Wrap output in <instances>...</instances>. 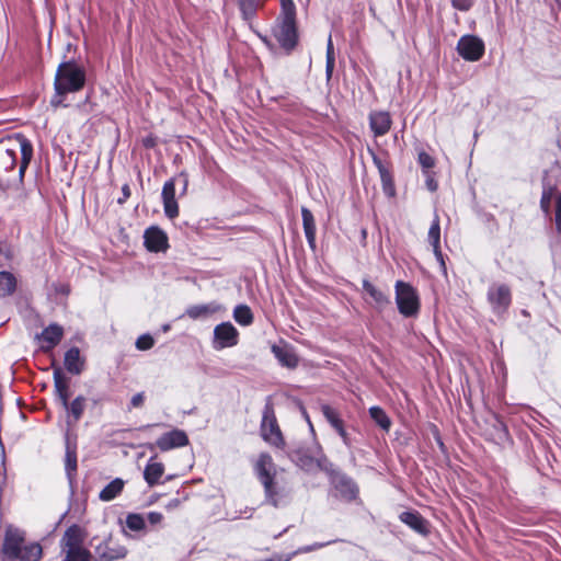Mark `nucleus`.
Returning <instances> with one entry per match:
<instances>
[{
  "instance_id": "nucleus-36",
  "label": "nucleus",
  "mask_w": 561,
  "mask_h": 561,
  "mask_svg": "<svg viewBox=\"0 0 561 561\" xmlns=\"http://www.w3.org/2000/svg\"><path fill=\"white\" fill-rule=\"evenodd\" d=\"M238 5L241 12L242 18L245 21H251L257 11L260 5L259 0H238Z\"/></svg>"
},
{
  "instance_id": "nucleus-17",
  "label": "nucleus",
  "mask_w": 561,
  "mask_h": 561,
  "mask_svg": "<svg viewBox=\"0 0 561 561\" xmlns=\"http://www.w3.org/2000/svg\"><path fill=\"white\" fill-rule=\"evenodd\" d=\"M96 561H115L127 554V549L122 545H112L110 540L100 542L94 548Z\"/></svg>"
},
{
  "instance_id": "nucleus-57",
  "label": "nucleus",
  "mask_w": 561,
  "mask_h": 561,
  "mask_svg": "<svg viewBox=\"0 0 561 561\" xmlns=\"http://www.w3.org/2000/svg\"><path fill=\"white\" fill-rule=\"evenodd\" d=\"M437 182L428 176L427 180H426V187L431 191V192H435L437 190Z\"/></svg>"
},
{
  "instance_id": "nucleus-24",
  "label": "nucleus",
  "mask_w": 561,
  "mask_h": 561,
  "mask_svg": "<svg viewBox=\"0 0 561 561\" xmlns=\"http://www.w3.org/2000/svg\"><path fill=\"white\" fill-rule=\"evenodd\" d=\"M65 368L72 375H80L84 367V359L80 355V350L77 346L70 347L65 353L64 358Z\"/></svg>"
},
{
  "instance_id": "nucleus-44",
  "label": "nucleus",
  "mask_w": 561,
  "mask_h": 561,
  "mask_svg": "<svg viewBox=\"0 0 561 561\" xmlns=\"http://www.w3.org/2000/svg\"><path fill=\"white\" fill-rule=\"evenodd\" d=\"M0 255L12 261L15 257V248L7 241H0Z\"/></svg>"
},
{
  "instance_id": "nucleus-56",
  "label": "nucleus",
  "mask_w": 561,
  "mask_h": 561,
  "mask_svg": "<svg viewBox=\"0 0 561 561\" xmlns=\"http://www.w3.org/2000/svg\"><path fill=\"white\" fill-rule=\"evenodd\" d=\"M325 57H335L334 56V48H333V43H332L331 35L328 38L327 55H325Z\"/></svg>"
},
{
  "instance_id": "nucleus-35",
  "label": "nucleus",
  "mask_w": 561,
  "mask_h": 561,
  "mask_svg": "<svg viewBox=\"0 0 561 561\" xmlns=\"http://www.w3.org/2000/svg\"><path fill=\"white\" fill-rule=\"evenodd\" d=\"M233 319L240 325L248 327L253 323L254 317L251 308L241 304L233 309Z\"/></svg>"
},
{
  "instance_id": "nucleus-30",
  "label": "nucleus",
  "mask_w": 561,
  "mask_h": 561,
  "mask_svg": "<svg viewBox=\"0 0 561 561\" xmlns=\"http://www.w3.org/2000/svg\"><path fill=\"white\" fill-rule=\"evenodd\" d=\"M302 226L306 239L311 248H314L316 243V224L312 213L306 208H301Z\"/></svg>"
},
{
  "instance_id": "nucleus-27",
  "label": "nucleus",
  "mask_w": 561,
  "mask_h": 561,
  "mask_svg": "<svg viewBox=\"0 0 561 561\" xmlns=\"http://www.w3.org/2000/svg\"><path fill=\"white\" fill-rule=\"evenodd\" d=\"M87 399L83 396L76 397L71 402H68V405H65L64 409L68 413L69 425L76 424L83 415L85 410Z\"/></svg>"
},
{
  "instance_id": "nucleus-31",
  "label": "nucleus",
  "mask_w": 561,
  "mask_h": 561,
  "mask_svg": "<svg viewBox=\"0 0 561 561\" xmlns=\"http://www.w3.org/2000/svg\"><path fill=\"white\" fill-rule=\"evenodd\" d=\"M363 289L370 296L379 308H383L390 304V298L382 290L378 289L368 279H363Z\"/></svg>"
},
{
  "instance_id": "nucleus-32",
  "label": "nucleus",
  "mask_w": 561,
  "mask_h": 561,
  "mask_svg": "<svg viewBox=\"0 0 561 561\" xmlns=\"http://www.w3.org/2000/svg\"><path fill=\"white\" fill-rule=\"evenodd\" d=\"M65 471L71 484L77 472V451L75 447L70 446L69 442L66 444Z\"/></svg>"
},
{
  "instance_id": "nucleus-14",
  "label": "nucleus",
  "mask_w": 561,
  "mask_h": 561,
  "mask_svg": "<svg viewBox=\"0 0 561 561\" xmlns=\"http://www.w3.org/2000/svg\"><path fill=\"white\" fill-rule=\"evenodd\" d=\"M16 151L0 147V190H7L12 183L7 173L12 171L16 164Z\"/></svg>"
},
{
  "instance_id": "nucleus-55",
  "label": "nucleus",
  "mask_w": 561,
  "mask_h": 561,
  "mask_svg": "<svg viewBox=\"0 0 561 561\" xmlns=\"http://www.w3.org/2000/svg\"><path fill=\"white\" fill-rule=\"evenodd\" d=\"M130 196V187L128 184H124L122 187V196L117 199L118 204H124Z\"/></svg>"
},
{
  "instance_id": "nucleus-6",
  "label": "nucleus",
  "mask_w": 561,
  "mask_h": 561,
  "mask_svg": "<svg viewBox=\"0 0 561 561\" xmlns=\"http://www.w3.org/2000/svg\"><path fill=\"white\" fill-rule=\"evenodd\" d=\"M261 436L272 446L277 448H283L285 446V442L271 403H266L263 410Z\"/></svg>"
},
{
  "instance_id": "nucleus-41",
  "label": "nucleus",
  "mask_w": 561,
  "mask_h": 561,
  "mask_svg": "<svg viewBox=\"0 0 561 561\" xmlns=\"http://www.w3.org/2000/svg\"><path fill=\"white\" fill-rule=\"evenodd\" d=\"M280 1V19L282 20H296V5L293 0H279Z\"/></svg>"
},
{
  "instance_id": "nucleus-47",
  "label": "nucleus",
  "mask_w": 561,
  "mask_h": 561,
  "mask_svg": "<svg viewBox=\"0 0 561 561\" xmlns=\"http://www.w3.org/2000/svg\"><path fill=\"white\" fill-rule=\"evenodd\" d=\"M450 1H451V5L455 9L462 11V12L469 11L474 3V0H450Z\"/></svg>"
},
{
  "instance_id": "nucleus-62",
  "label": "nucleus",
  "mask_w": 561,
  "mask_h": 561,
  "mask_svg": "<svg viewBox=\"0 0 561 561\" xmlns=\"http://www.w3.org/2000/svg\"><path fill=\"white\" fill-rule=\"evenodd\" d=\"M306 420L308 421L309 425L312 427L309 416L307 414H306Z\"/></svg>"
},
{
  "instance_id": "nucleus-37",
  "label": "nucleus",
  "mask_w": 561,
  "mask_h": 561,
  "mask_svg": "<svg viewBox=\"0 0 561 561\" xmlns=\"http://www.w3.org/2000/svg\"><path fill=\"white\" fill-rule=\"evenodd\" d=\"M321 412L325 420L329 422V424L334 428L337 430L340 426H342L344 423L341 420L337 411L333 408H331L329 404H322L321 405Z\"/></svg>"
},
{
  "instance_id": "nucleus-22",
  "label": "nucleus",
  "mask_w": 561,
  "mask_h": 561,
  "mask_svg": "<svg viewBox=\"0 0 561 561\" xmlns=\"http://www.w3.org/2000/svg\"><path fill=\"white\" fill-rule=\"evenodd\" d=\"M369 126L376 137L386 135L391 127L389 113L382 111L370 113Z\"/></svg>"
},
{
  "instance_id": "nucleus-8",
  "label": "nucleus",
  "mask_w": 561,
  "mask_h": 561,
  "mask_svg": "<svg viewBox=\"0 0 561 561\" xmlns=\"http://www.w3.org/2000/svg\"><path fill=\"white\" fill-rule=\"evenodd\" d=\"M484 43L474 35H463L457 43L458 54L468 61H477L484 54Z\"/></svg>"
},
{
  "instance_id": "nucleus-13",
  "label": "nucleus",
  "mask_w": 561,
  "mask_h": 561,
  "mask_svg": "<svg viewBox=\"0 0 561 561\" xmlns=\"http://www.w3.org/2000/svg\"><path fill=\"white\" fill-rule=\"evenodd\" d=\"M36 337L42 343L41 348L43 351H51L62 340L64 328L57 323H51L46 327L39 334H37Z\"/></svg>"
},
{
  "instance_id": "nucleus-15",
  "label": "nucleus",
  "mask_w": 561,
  "mask_h": 561,
  "mask_svg": "<svg viewBox=\"0 0 561 561\" xmlns=\"http://www.w3.org/2000/svg\"><path fill=\"white\" fill-rule=\"evenodd\" d=\"M161 197L165 216L170 219L178 217L179 205L175 199V179H170L163 184Z\"/></svg>"
},
{
  "instance_id": "nucleus-59",
  "label": "nucleus",
  "mask_w": 561,
  "mask_h": 561,
  "mask_svg": "<svg viewBox=\"0 0 561 561\" xmlns=\"http://www.w3.org/2000/svg\"><path fill=\"white\" fill-rule=\"evenodd\" d=\"M58 291L62 293V294H68L69 293V287L66 286V285H62V286H60V289Z\"/></svg>"
},
{
  "instance_id": "nucleus-33",
  "label": "nucleus",
  "mask_w": 561,
  "mask_h": 561,
  "mask_svg": "<svg viewBox=\"0 0 561 561\" xmlns=\"http://www.w3.org/2000/svg\"><path fill=\"white\" fill-rule=\"evenodd\" d=\"M368 412H369V416L371 417V420L381 430H383L385 432H389L392 422L381 407H378V405L370 407Z\"/></svg>"
},
{
  "instance_id": "nucleus-45",
  "label": "nucleus",
  "mask_w": 561,
  "mask_h": 561,
  "mask_svg": "<svg viewBox=\"0 0 561 561\" xmlns=\"http://www.w3.org/2000/svg\"><path fill=\"white\" fill-rule=\"evenodd\" d=\"M495 430H496V435H497V443L504 444L510 440L507 427L503 422L497 421V423L495 425Z\"/></svg>"
},
{
  "instance_id": "nucleus-54",
  "label": "nucleus",
  "mask_w": 561,
  "mask_h": 561,
  "mask_svg": "<svg viewBox=\"0 0 561 561\" xmlns=\"http://www.w3.org/2000/svg\"><path fill=\"white\" fill-rule=\"evenodd\" d=\"M147 519L150 525H158L163 520V515L159 512H149L147 515Z\"/></svg>"
},
{
  "instance_id": "nucleus-29",
  "label": "nucleus",
  "mask_w": 561,
  "mask_h": 561,
  "mask_svg": "<svg viewBox=\"0 0 561 561\" xmlns=\"http://www.w3.org/2000/svg\"><path fill=\"white\" fill-rule=\"evenodd\" d=\"M124 486L125 481L121 478H115L100 491L99 499L103 502L113 501L122 493Z\"/></svg>"
},
{
  "instance_id": "nucleus-48",
  "label": "nucleus",
  "mask_w": 561,
  "mask_h": 561,
  "mask_svg": "<svg viewBox=\"0 0 561 561\" xmlns=\"http://www.w3.org/2000/svg\"><path fill=\"white\" fill-rule=\"evenodd\" d=\"M144 402H145V393L138 392L135 396H133L130 403L128 405V410L130 411L131 409L141 408L144 405Z\"/></svg>"
},
{
  "instance_id": "nucleus-51",
  "label": "nucleus",
  "mask_w": 561,
  "mask_h": 561,
  "mask_svg": "<svg viewBox=\"0 0 561 561\" xmlns=\"http://www.w3.org/2000/svg\"><path fill=\"white\" fill-rule=\"evenodd\" d=\"M556 227L561 232V194L556 199Z\"/></svg>"
},
{
  "instance_id": "nucleus-10",
  "label": "nucleus",
  "mask_w": 561,
  "mask_h": 561,
  "mask_svg": "<svg viewBox=\"0 0 561 561\" xmlns=\"http://www.w3.org/2000/svg\"><path fill=\"white\" fill-rule=\"evenodd\" d=\"M238 330L230 322H222L214 329L213 346L215 350H224L238 344Z\"/></svg>"
},
{
  "instance_id": "nucleus-34",
  "label": "nucleus",
  "mask_w": 561,
  "mask_h": 561,
  "mask_svg": "<svg viewBox=\"0 0 561 561\" xmlns=\"http://www.w3.org/2000/svg\"><path fill=\"white\" fill-rule=\"evenodd\" d=\"M16 289V278L11 272H0V297L11 296Z\"/></svg>"
},
{
  "instance_id": "nucleus-58",
  "label": "nucleus",
  "mask_w": 561,
  "mask_h": 561,
  "mask_svg": "<svg viewBox=\"0 0 561 561\" xmlns=\"http://www.w3.org/2000/svg\"><path fill=\"white\" fill-rule=\"evenodd\" d=\"M180 178H183V193H184L186 191V188H187L188 180H187L186 174H184V173H181Z\"/></svg>"
},
{
  "instance_id": "nucleus-7",
  "label": "nucleus",
  "mask_w": 561,
  "mask_h": 561,
  "mask_svg": "<svg viewBox=\"0 0 561 561\" xmlns=\"http://www.w3.org/2000/svg\"><path fill=\"white\" fill-rule=\"evenodd\" d=\"M488 302L496 314L504 313L512 302V293L508 285L503 283H493L489 286L486 293Z\"/></svg>"
},
{
  "instance_id": "nucleus-12",
  "label": "nucleus",
  "mask_w": 561,
  "mask_h": 561,
  "mask_svg": "<svg viewBox=\"0 0 561 561\" xmlns=\"http://www.w3.org/2000/svg\"><path fill=\"white\" fill-rule=\"evenodd\" d=\"M144 243L150 252H164L169 248L167 233L157 226H151L145 230Z\"/></svg>"
},
{
  "instance_id": "nucleus-16",
  "label": "nucleus",
  "mask_w": 561,
  "mask_h": 561,
  "mask_svg": "<svg viewBox=\"0 0 561 561\" xmlns=\"http://www.w3.org/2000/svg\"><path fill=\"white\" fill-rule=\"evenodd\" d=\"M428 242L433 247L434 255L439 264L440 271L444 275H446V263L444 260V255L440 250V224H439V217L437 213L434 215V219L431 224L430 230H428Z\"/></svg>"
},
{
  "instance_id": "nucleus-4",
  "label": "nucleus",
  "mask_w": 561,
  "mask_h": 561,
  "mask_svg": "<svg viewBox=\"0 0 561 561\" xmlns=\"http://www.w3.org/2000/svg\"><path fill=\"white\" fill-rule=\"evenodd\" d=\"M325 468L329 470L327 476L335 497L348 503L358 499L359 488L353 478L335 468L334 465Z\"/></svg>"
},
{
  "instance_id": "nucleus-43",
  "label": "nucleus",
  "mask_w": 561,
  "mask_h": 561,
  "mask_svg": "<svg viewBox=\"0 0 561 561\" xmlns=\"http://www.w3.org/2000/svg\"><path fill=\"white\" fill-rule=\"evenodd\" d=\"M154 345V340L150 334H142L136 340V347L139 351H148Z\"/></svg>"
},
{
  "instance_id": "nucleus-60",
  "label": "nucleus",
  "mask_w": 561,
  "mask_h": 561,
  "mask_svg": "<svg viewBox=\"0 0 561 561\" xmlns=\"http://www.w3.org/2000/svg\"><path fill=\"white\" fill-rule=\"evenodd\" d=\"M162 330H163L164 332H168V331L170 330V324H164V325L162 327Z\"/></svg>"
},
{
  "instance_id": "nucleus-19",
  "label": "nucleus",
  "mask_w": 561,
  "mask_h": 561,
  "mask_svg": "<svg viewBox=\"0 0 561 561\" xmlns=\"http://www.w3.org/2000/svg\"><path fill=\"white\" fill-rule=\"evenodd\" d=\"M399 519L422 536L430 534L428 522L416 511L402 512Z\"/></svg>"
},
{
  "instance_id": "nucleus-50",
  "label": "nucleus",
  "mask_w": 561,
  "mask_h": 561,
  "mask_svg": "<svg viewBox=\"0 0 561 561\" xmlns=\"http://www.w3.org/2000/svg\"><path fill=\"white\" fill-rule=\"evenodd\" d=\"M335 432L339 434V436L342 438L343 444L351 449L352 448V439L348 435V433L344 428V424L340 426Z\"/></svg>"
},
{
  "instance_id": "nucleus-25",
  "label": "nucleus",
  "mask_w": 561,
  "mask_h": 561,
  "mask_svg": "<svg viewBox=\"0 0 561 561\" xmlns=\"http://www.w3.org/2000/svg\"><path fill=\"white\" fill-rule=\"evenodd\" d=\"M54 386H55V393L60 401L61 405H68L69 402V385L68 379L62 374L60 368L54 369Z\"/></svg>"
},
{
  "instance_id": "nucleus-49",
  "label": "nucleus",
  "mask_w": 561,
  "mask_h": 561,
  "mask_svg": "<svg viewBox=\"0 0 561 561\" xmlns=\"http://www.w3.org/2000/svg\"><path fill=\"white\" fill-rule=\"evenodd\" d=\"M67 93H59L58 91H55V94L50 99V105L55 108L57 107H66L67 104L64 103V98Z\"/></svg>"
},
{
  "instance_id": "nucleus-11",
  "label": "nucleus",
  "mask_w": 561,
  "mask_h": 561,
  "mask_svg": "<svg viewBox=\"0 0 561 561\" xmlns=\"http://www.w3.org/2000/svg\"><path fill=\"white\" fill-rule=\"evenodd\" d=\"M188 444V437L182 430H172L161 435L154 444L149 445L152 449L154 446L161 451H168L174 448L184 447Z\"/></svg>"
},
{
  "instance_id": "nucleus-20",
  "label": "nucleus",
  "mask_w": 561,
  "mask_h": 561,
  "mask_svg": "<svg viewBox=\"0 0 561 561\" xmlns=\"http://www.w3.org/2000/svg\"><path fill=\"white\" fill-rule=\"evenodd\" d=\"M62 551L85 549L83 547V533L78 525H72L65 531L61 538Z\"/></svg>"
},
{
  "instance_id": "nucleus-21",
  "label": "nucleus",
  "mask_w": 561,
  "mask_h": 561,
  "mask_svg": "<svg viewBox=\"0 0 561 561\" xmlns=\"http://www.w3.org/2000/svg\"><path fill=\"white\" fill-rule=\"evenodd\" d=\"M332 465L333 463L323 454H321L318 458H313L306 454L300 455L298 458V466L306 472L321 470L328 473L329 470L325 467H332Z\"/></svg>"
},
{
  "instance_id": "nucleus-61",
  "label": "nucleus",
  "mask_w": 561,
  "mask_h": 561,
  "mask_svg": "<svg viewBox=\"0 0 561 561\" xmlns=\"http://www.w3.org/2000/svg\"><path fill=\"white\" fill-rule=\"evenodd\" d=\"M437 442H438L439 447L443 448L444 447V443L440 440V438H438Z\"/></svg>"
},
{
  "instance_id": "nucleus-42",
  "label": "nucleus",
  "mask_w": 561,
  "mask_h": 561,
  "mask_svg": "<svg viewBox=\"0 0 561 561\" xmlns=\"http://www.w3.org/2000/svg\"><path fill=\"white\" fill-rule=\"evenodd\" d=\"M380 180H381L383 193L389 197L394 196L396 190H394V184H393L391 173L380 176Z\"/></svg>"
},
{
  "instance_id": "nucleus-28",
  "label": "nucleus",
  "mask_w": 561,
  "mask_h": 561,
  "mask_svg": "<svg viewBox=\"0 0 561 561\" xmlns=\"http://www.w3.org/2000/svg\"><path fill=\"white\" fill-rule=\"evenodd\" d=\"M272 353L274 354V356L280 363L282 366L287 368L297 367L298 357L291 350L278 345H273Z\"/></svg>"
},
{
  "instance_id": "nucleus-18",
  "label": "nucleus",
  "mask_w": 561,
  "mask_h": 561,
  "mask_svg": "<svg viewBox=\"0 0 561 561\" xmlns=\"http://www.w3.org/2000/svg\"><path fill=\"white\" fill-rule=\"evenodd\" d=\"M224 310V307L217 301H210L207 304L193 305L186 308L185 316L192 320H205L213 314Z\"/></svg>"
},
{
  "instance_id": "nucleus-26",
  "label": "nucleus",
  "mask_w": 561,
  "mask_h": 561,
  "mask_svg": "<svg viewBox=\"0 0 561 561\" xmlns=\"http://www.w3.org/2000/svg\"><path fill=\"white\" fill-rule=\"evenodd\" d=\"M21 161L19 165L18 180L20 184H23L26 169L33 157V146L31 141L24 137L20 140Z\"/></svg>"
},
{
  "instance_id": "nucleus-46",
  "label": "nucleus",
  "mask_w": 561,
  "mask_h": 561,
  "mask_svg": "<svg viewBox=\"0 0 561 561\" xmlns=\"http://www.w3.org/2000/svg\"><path fill=\"white\" fill-rule=\"evenodd\" d=\"M419 163L424 170H430L435 164L434 159L424 151L419 153Z\"/></svg>"
},
{
  "instance_id": "nucleus-2",
  "label": "nucleus",
  "mask_w": 561,
  "mask_h": 561,
  "mask_svg": "<svg viewBox=\"0 0 561 561\" xmlns=\"http://www.w3.org/2000/svg\"><path fill=\"white\" fill-rule=\"evenodd\" d=\"M255 473L264 488L265 502L279 507L285 503L286 492L275 481V465L271 455L263 453L255 463Z\"/></svg>"
},
{
  "instance_id": "nucleus-1",
  "label": "nucleus",
  "mask_w": 561,
  "mask_h": 561,
  "mask_svg": "<svg viewBox=\"0 0 561 561\" xmlns=\"http://www.w3.org/2000/svg\"><path fill=\"white\" fill-rule=\"evenodd\" d=\"M42 556V546L36 541H27L25 530L12 524L5 526L0 549L2 561H39Z\"/></svg>"
},
{
  "instance_id": "nucleus-3",
  "label": "nucleus",
  "mask_w": 561,
  "mask_h": 561,
  "mask_svg": "<svg viewBox=\"0 0 561 561\" xmlns=\"http://www.w3.org/2000/svg\"><path fill=\"white\" fill-rule=\"evenodd\" d=\"M85 84V71L76 61L61 62L55 75L54 90L59 93H76Z\"/></svg>"
},
{
  "instance_id": "nucleus-39",
  "label": "nucleus",
  "mask_w": 561,
  "mask_h": 561,
  "mask_svg": "<svg viewBox=\"0 0 561 561\" xmlns=\"http://www.w3.org/2000/svg\"><path fill=\"white\" fill-rule=\"evenodd\" d=\"M146 522L142 515L137 513H129L126 516V527L133 531H140L145 528Z\"/></svg>"
},
{
  "instance_id": "nucleus-53",
  "label": "nucleus",
  "mask_w": 561,
  "mask_h": 561,
  "mask_svg": "<svg viewBox=\"0 0 561 561\" xmlns=\"http://www.w3.org/2000/svg\"><path fill=\"white\" fill-rule=\"evenodd\" d=\"M373 161H374V164L376 165V168L378 169V172H379L380 176L390 173L389 170L387 169V167L380 160V158L377 157L376 154L373 156Z\"/></svg>"
},
{
  "instance_id": "nucleus-9",
  "label": "nucleus",
  "mask_w": 561,
  "mask_h": 561,
  "mask_svg": "<svg viewBox=\"0 0 561 561\" xmlns=\"http://www.w3.org/2000/svg\"><path fill=\"white\" fill-rule=\"evenodd\" d=\"M275 38L282 48L290 51L298 42L296 20H280L274 30Z\"/></svg>"
},
{
  "instance_id": "nucleus-40",
  "label": "nucleus",
  "mask_w": 561,
  "mask_h": 561,
  "mask_svg": "<svg viewBox=\"0 0 561 561\" xmlns=\"http://www.w3.org/2000/svg\"><path fill=\"white\" fill-rule=\"evenodd\" d=\"M62 561H90L91 553L88 549L66 550Z\"/></svg>"
},
{
  "instance_id": "nucleus-23",
  "label": "nucleus",
  "mask_w": 561,
  "mask_h": 561,
  "mask_svg": "<svg viewBox=\"0 0 561 561\" xmlns=\"http://www.w3.org/2000/svg\"><path fill=\"white\" fill-rule=\"evenodd\" d=\"M164 473V465L156 460V456L150 457L145 470L144 479L149 486H154L160 483V480Z\"/></svg>"
},
{
  "instance_id": "nucleus-52",
  "label": "nucleus",
  "mask_w": 561,
  "mask_h": 561,
  "mask_svg": "<svg viewBox=\"0 0 561 561\" xmlns=\"http://www.w3.org/2000/svg\"><path fill=\"white\" fill-rule=\"evenodd\" d=\"M335 66V57H325V76L330 80Z\"/></svg>"
},
{
  "instance_id": "nucleus-38",
  "label": "nucleus",
  "mask_w": 561,
  "mask_h": 561,
  "mask_svg": "<svg viewBox=\"0 0 561 561\" xmlns=\"http://www.w3.org/2000/svg\"><path fill=\"white\" fill-rule=\"evenodd\" d=\"M556 187L552 185L543 184V190L540 198V208L546 214L549 215L551 201L554 195Z\"/></svg>"
},
{
  "instance_id": "nucleus-5",
  "label": "nucleus",
  "mask_w": 561,
  "mask_h": 561,
  "mask_svg": "<svg viewBox=\"0 0 561 561\" xmlns=\"http://www.w3.org/2000/svg\"><path fill=\"white\" fill-rule=\"evenodd\" d=\"M394 290L399 312L405 318L417 316L420 311V298L415 288L409 283L397 280Z\"/></svg>"
}]
</instances>
